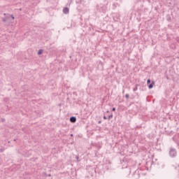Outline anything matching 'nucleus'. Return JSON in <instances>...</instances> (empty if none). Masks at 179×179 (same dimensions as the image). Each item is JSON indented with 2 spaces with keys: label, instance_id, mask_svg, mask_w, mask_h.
Returning a JSON list of instances; mask_svg holds the SVG:
<instances>
[{
  "label": "nucleus",
  "instance_id": "1",
  "mask_svg": "<svg viewBox=\"0 0 179 179\" xmlns=\"http://www.w3.org/2000/svg\"><path fill=\"white\" fill-rule=\"evenodd\" d=\"M169 156L171 157H176L177 156V150L175 148H171L169 150Z\"/></svg>",
  "mask_w": 179,
  "mask_h": 179
},
{
  "label": "nucleus",
  "instance_id": "2",
  "mask_svg": "<svg viewBox=\"0 0 179 179\" xmlns=\"http://www.w3.org/2000/svg\"><path fill=\"white\" fill-rule=\"evenodd\" d=\"M70 122L72 123V124H75V122H76V117L75 116H72L70 117Z\"/></svg>",
  "mask_w": 179,
  "mask_h": 179
},
{
  "label": "nucleus",
  "instance_id": "3",
  "mask_svg": "<svg viewBox=\"0 0 179 179\" xmlns=\"http://www.w3.org/2000/svg\"><path fill=\"white\" fill-rule=\"evenodd\" d=\"M153 85H155V82L152 81V83L148 85V89H153Z\"/></svg>",
  "mask_w": 179,
  "mask_h": 179
},
{
  "label": "nucleus",
  "instance_id": "4",
  "mask_svg": "<svg viewBox=\"0 0 179 179\" xmlns=\"http://www.w3.org/2000/svg\"><path fill=\"white\" fill-rule=\"evenodd\" d=\"M63 12H64V13H65V14L68 13V8H64Z\"/></svg>",
  "mask_w": 179,
  "mask_h": 179
},
{
  "label": "nucleus",
  "instance_id": "5",
  "mask_svg": "<svg viewBox=\"0 0 179 179\" xmlns=\"http://www.w3.org/2000/svg\"><path fill=\"white\" fill-rule=\"evenodd\" d=\"M41 54H43V50H39L38 51V55H41Z\"/></svg>",
  "mask_w": 179,
  "mask_h": 179
},
{
  "label": "nucleus",
  "instance_id": "6",
  "mask_svg": "<svg viewBox=\"0 0 179 179\" xmlns=\"http://www.w3.org/2000/svg\"><path fill=\"white\" fill-rule=\"evenodd\" d=\"M76 159L77 162H80V159H79L78 156H76Z\"/></svg>",
  "mask_w": 179,
  "mask_h": 179
},
{
  "label": "nucleus",
  "instance_id": "7",
  "mask_svg": "<svg viewBox=\"0 0 179 179\" xmlns=\"http://www.w3.org/2000/svg\"><path fill=\"white\" fill-rule=\"evenodd\" d=\"M126 99H129V94H126L125 95Z\"/></svg>",
  "mask_w": 179,
  "mask_h": 179
},
{
  "label": "nucleus",
  "instance_id": "8",
  "mask_svg": "<svg viewBox=\"0 0 179 179\" xmlns=\"http://www.w3.org/2000/svg\"><path fill=\"white\" fill-rule=\"evenodd\" d=\"M134 92H136V90H138V87H136L133 89Z\"/></svg>",
  "mask_w": 179,
  "mask_h": 179
},
{
  "label": "nucleus",
  "instance_id": "9",
  "mask_svg": "<svg viewBox=\"0 0 179 179\" xmlns=\"http://www.w3.org/2000/svg\"><path fill=\"white\" fill-rule=\"evenodd\" d=\"M150 79H148V80H147V83H148V85H149V84H150Z\"/></svg>",
  "mask_w": 179,
  "mask_h": 179
},
{
  "label": "nucleus",
  "instance_id": "10",
  "mask_svg": "<svg viewBox=\"0 0 179 179\" xmlns=\"http://www.w3.org/2000/svg\"><path fill=\"white\" fill-rule=\"evenodd\" d=\"M112 117H113V115H110L108 116V120H111Z\"/></svg>",
  "mask_w": 179,
  "mask_h": 179
},
{
  "label": "nucleus",
  "instance_id": "11",
  "mask_svg": "<svg viewBox=\"0 0 179 179\" xmlns=\"http://www.w3.org/2000/svg\"><path fill=\"white\" fill-rule=\"evenodd\" d=\"M10 17H12L13 20H15V17L13 15H10Z\"/></svg>",
  "mask_w": 179,
  "mask_h": 179
},
{
  "label": "nucleus",
  "instance_id": "12",
  "mask_svg": "<svg viewBox=\"0 0 179 179\" xmlns=\"http://www.w3.org/2000/svg\"><path fill=\"white\" fill-rule=\"evenodd\" d=\"M112 111H115V108H113Z\"/></svg>",
  "mask_w": 179,
  "mask_h": 179
},
{
  "label": "nucleus",
  "instance_id": "13",
  "mask_svg": "<svg viewBox=\"0 0 179 179\" xmlns=\"http://www.w3.org/2000/svg\"><path fill=\"white\" fill-rule=\"evenodd\" d=\"M103 120H107V117L106 116H103Z\"/></svg>",
  "mask_w": 179,
  "mask_h": 179
},
{
  "label": "nucleus",
  "instance_id": "14",
  "mask_svg": "<svg viewBox=\"0 0 179 179\" xmlns=\"http://www.w3.org/2000/svg\"><path fill=\"white\" fill-rule=\"evenodd\" d=\"M3 22H6V20H3Z\"/></svg>",
  "mask_w": 179,
  "mask_h": 179
},
{
  "label": "nucleus",
  "instance_id": "15",
  "mask_svg": "<svg viewBox=\"0 0 179 179\" xmlns=\"http://www.w3.org/2000/svg\"><path fill=\"white\" fill-rule=\"evenodd\" d=\"M71 136H73V134H71Z\"/></svg>",
  "mask_w": 179,
  "mask_h": 179
},
{
  "label": "nucleus",
  "instance_id": "16",
  "mask_svg": "<svg viewBox=\"0 0 179 179\" xmlns=\"http://www.w3.org/2000/svg\"><path fill=\"white\" fill-rule=\"evenodd\" d=\"M5 15H6V13L3 14V15L5 16Z\"/></svg>",
  "mask_w": 179,
  "mask_h": 179
}]
</instances>
